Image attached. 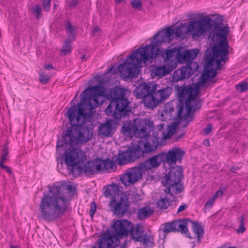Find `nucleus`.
I'll list each match as a JSON object with an SVG mask.
<instances>
[{"instance_id": "nucleus-24", "label": "nucleus", "mask_w": 248, "mask_h": 248, "mask_svg": "<svg viewBox=\"0 0 248 248\" xmlns=\"http://www.w3.org/2000/svg\"><path fill=\"white\" fill-rule=\"evenodd\" d=\"M171 30L173 31V40L174 38L184 39L187 35L189 31H188V26L186 24H182L175 27H171Z\"/></svg>"}, {"instance_id": "nucleus-26", "label": "nucleus", "mask_w": 248, "mask_h": 248, "mask_svg": "<svg viewBox=\"0 0 248 248\" xmlns=\"http://www.w3.org/2000/svg\"><path fill=\"white\" fill-rule=\"evenodd\" d=\"M65 30L67 34L66 41L72 42L76 38V33L74 27L72 25L70 21H67L65 25Z\"/></svg>"}, {"instance_id": "nucleus-19", "label": "nucleus", "mask_w": 248, "mask_h": 248, "mask_svg": "<svg viewBox=\"0 0 248 248\" xmlns=\"http://www.w3.org/2000/svg\"><path fill=\"white\" fill-rule=\"evenodd\" d=\"M199 65L196 62L187 63V66H184L178 69L173 74L172 81L178 82L185 78H188L195 72V70H198Z\"/></svg>"}, {"instance_id": "nucleus-53", "label": "nucleus", "mask_w": 248, "mask_h": 248, "mask_svg": "<svg viewBox=\"0 0 248 248\" xmlns=\"http://www.w3.org/2000/svg\"><path fill=\"white\" fill-rule=\"evenodd\" d=\"M238 168L236 167H232L230 169V171H232L233 173H235L236 171L237 170Z\"/></svg>"}, {"instance_id": "nucleus-20", "label": "nucleus", "mask_w": 248, "mask_h": 248, "mask_svg": "<svg viewBox=\"0 0 248 248\" xmlns=\"http://www.w3.org/2000/svg\"><path fill=\"white\" fill-rule=\"evenodd\" d=\"M174 51V58L177 59L180 63L188 62L192 61L197 56L199 51L198 49L182 50V49H171Z\"/></svg>"}, {"instance_id": "nucleus-46", "label": "nucleus", "mask_w": 248, "mask_h": 248, "mask_svg": "<svg viewBox=\"0 0 248 248\" xmlns=\"http://www.w3.org/2000/svg\"><path fill=\"white\" fill-rule=\"evenodd\" d=\"M101 32L100 28L98 26H96L93 31V34L94 35H97Z\"/></svg>"}, {"instance_id": "nucleus-25", "label": "nucleus", "mask_w": 248, "mask_h": 248, "mask_svg": "<svg viewBox=\"0 0 248 248\" xmlns=\"http://www.w3.org/2000/svg\"><path fill=\"white\" fill-rule=\"evenodd\" d=\"M120 188H122L117 184H113L108 186H106V189L104 191V196L108 197L111 196L112 199L117 194H122L123 191L120 190Z\"/></svg>"}, {"instance_id": "nucleus-27", "label": "nucleus", "mask_w": 248, "mask_h": 248, "mask_svg": "<svg viewBox=\"0 0 248 248\" xmlns=\"http://www.w3.org/2000/svg\"><path fill=\"white\" fill-rule=\"evenodd\" d=\"M154 213L153 208L150 207H144L140 208V220L148 218Z\"/></svg>"}, {"instance_id": "nucleus-18", "label": "nucleus", "mask_w": 248, "mask_h": 248, "mask_svg": "<svg viewBox=\"0 0 248 248\" xmlns=\"http://www.w3.org/2000/svg\"><path fill=\"white\" fill-rule=\"evenodd\" d=\"M185 152L180 148H173L167 152H162L159 153L161 160L164 164H175L177 161H180L185 155Z\"/></svg>"}, {"instance_id": "nucleus-9", "label": "nucleus", "mask_w": 248, "mask_h": 248, "mask_svg": "<svg viewBox=\"0 0 248 248\" xmlns=\"http://www.w3.org/2000/svg\"><path fill=\"white\" fill-rule=\"evenodd\" d=\"M140 47L127 57L124 61L119 65L118 68L111 67L108 68L106 74L112 72L116 73L118 71L121 78L132 79L136 78L140 73Z\"/></svg>"}, {"instance_id": "nucleus-13", "label": "nucleus", "mask_w": 248, "mask_h": 248, "mask_svg": "<svg viewBox=\"0 0 248 248\" xmlns=\"http://www.w3.org/2000/svg\"><path fill=\"white\" fill-rule=\"evenodd\" d=\"M183 176L182 167L176 166L170 169L169 172L162 178L161 182L164 186L168 184L172 186L173 190L175 191V194H179L183 190V186L180 183Z\"/></svg>"}, {"instance_id": "nucleus-32", "label": "nucleus", "mask_w": 248, "mask_h": 248, "mask_svg": "<svg viewBox=\"0 0 248 248\" xmlns=\"http://www.w3.org/2000/svg\"><path fill=\"white\" fill-rule=\"evenodd\" d=\"M138 189L136 191H132V193L129 194L131 202L134 204H138L140 201V194L137 192Z\"/></svg>"}, {"instance_id": "nucleus-55", "label": "nucleus", "mask_w": 248, "mask_h": 248, "mask_svg": "<svg viewBox=\"0 0 248 248\" xmlns=\"http://www.w3.org/2000/svg\"><path fill=\"white\" fill-rule=\"evenodd\" d=\"M136 94V98L137 99L140 98V92H137Z\"/></svg>"}, {"instance_id": "nucleus-58", "label": "nucleus", "mask_w": 248, "mask_h": 248, "mask_svg": "<svg viewBox=\"0 0 248 248\" xmlns=\"http://www.w3.org/2000/svg\"><path fill=\"white\" fill-rule=\"evenodd\" d=\"M139 88H140V84L137 85L136 90H139Z\"/></svg>"}, {"instance_id": "nucleus-41", "label": "nucleus", "mask_w": 248, "mask_h": 248, "mask_svg": "<svg viewBox=\"0 0 248 248\" xmlns=\"http://www.w3.org/2000/svg\"><path fill=\"white\" fill-rule=\"evenodd\" d=\"M169 186L164 190L165 192L170 194V195L173 196V193L175 194L174 190H173L172 186L170 184H168Z\"/></svg>"}, {"instance_id": "nucleus-7", "label": "nucleus", "mask_w": 248, "mask_h": 248, "mask_svg": "<svg viewBox=\"0 0 248 248\" xmlns=\"http://www.w3.org/2000/svg\"><path fill=\"white\" fill-rule=\"evenodd\" d=\"M155 82L140 83V98L141 102L148 108L154 109L167 99L172 92V88L167 87L156 91Z\"/></svg>"}, {"instance_id": "nucleus-47", "label": "nucleus", "mask_w": 248, "mask_h": 248, "mask_svg": "<svg viewBox=\"0 0 248 248\" xmlns=\"http://www.w3.org/2000/svg\"><path fill=\"white\" fill-rule=\"evenodd\" d=\"M2 169H4L5 171H6L9 174H12L13 172L11 169L7 166L2 165L0 166Z\"/></svg>"}, {"instance_id": "nucleus-50", "label": "nucleus", "mask_w": 248, "mask_h": 248, "mask_svg": "<svg viewBox=\"0 0 248 248\" xmlns=\"http://www.w3.org/2000/svg\"><path fill=\"white\" fill-rule=\"evenodd\" d=\"M44 68L47 70H49L50 69H53V67L52 66V65L51 64H45L44 65Z\"/></svg>"}, {"instance_id": "nucleus-51", "label": "nucleus", "mask_w": 248, "mask_h": 248, "mask_svg": "<svg viewBox=\"0 0 248 248\" xmlns=\"http://www.w3.org/2000/svg\"><path fill=\"white\" fill-rule=\"evenodd\" d=\"M203 144L205 146H208L210 145V141L208 140H205L203 141Z\"/></svg>"}, {"instance_id": "nucleus-33", "label": "nucleus", "mask_w": 248, "mask_h": 248, "mask_svg": "<svg viewBox=\"0 0 248 248\" xmlns=\"http://www.w3.org/2000/svg\"><path fill=\"white\" fill-rule=\"evenodd\" d=\"M65 7L68 10L72 9L79 4L78 0H66Z\"/></svg>"}, {"instance_id": "nucleus-56", "label": "nucleus", "mask_w": 248, "mask_h": 248, "mask_svg": "<svg viewBox=\"0 0 248 248\" xmlns=\"http://www.w3.org/2000/svg\"><path fill=\"white\" fill-rule=\"evenodd\" d=\"M10 248H19V247H18L17 246H14V245H11L10 246Z\"/></svg>"}, {"instance_id": "nucleus-23", "label": "nucleus", "mask_w": 248, "mask_h": 248, "mask_svg": "<svg viewBox=\"0 0 248 248\" xmlns=\"http://www.w3.org/2000/svg\"><path fill=\"white\" fill-rule=\"evenodd\" d=\"M159 153L140 163V170H148L159 167L162 160Z\"/></svg>"}, {"instance_id": "nucleus-15", "label": "nucleus", "mask_w": 248, "mask_h": 248, "mask_svg": "<svg viewBox=\"0 0 248 248\" xmlns=\"http://www.w3.org/2000/svg\"><path fill=\"white\" fill-rule=\"evenodd\" d=\"M116 168L115 162L109 158L102 159L96 158L88 161V168L85 170L88 173V176H91L102 170L110 172L114 171Z\"/></svg>"}, {"instance_id": "nucleus-11", "label": "nucleus", "mask_w": 248, "mask_h": 248, "mask_svg": "<svg viewBox=\"0 0 248 248\" xmlns=\"http://www.w3.org/2000/svg\"><path fill=\"white\" fill-rule=\"evenodd\" d=\"M188 223L192 224L193 232L196 234L198 241L203 238L204 230L201 224L198 222H193L188 218L183 219H177L171 222L166 223L159 232H163V235L165 238L167 235L170 232H179L182 233L186 234L188 232L187 225Z\"/></svg>"}, {"instance_id": "nucleus-60", "label": "nucleus", "mask_w": 248, "mask_h": 248, "mask_svg": "<svg viewBox=\"0 0 248 248\" xmlns=\"http://www.w3.org/2000/svg\"><path fill=\"white\" fill-rule=\"evenodd\" d=\"M140 179H141L142 177V174L141 173H140Z\"/></svg>"}, {"instance_id": "nucleus-12", "label": "nucleus", "mask_w": 248, "mask_h": 248, "mask_svg": "<svg viewBox=\"0 0 248 248\" xmlns=\"http://www.w3.org/2000/svg\"><path fill=\"white\" fill-rule=\"evenodd\" d=\"M156 58H162L165 65L153 66L151 70V74L153 76L158 77L165 76L175 68L177 64L174 58V51L172 50H169L165 53L159 54Z\"/></svg>"}, {"instance_id": "nucleus-29", "label": "nucleus", "mask_w": 248, "mask_h": 248, "mask_svg": "<svg viewBox=\"0 0 248 248\" xmlns=\"http://www.w3.org/2000/svg\"><path fill=\"white\" fill-rule=\"evenodd\" d=\"M9 155L8 147L7 144H5L2 150V154L0 159V166L4 165V162L7 159Z\"/></svg>"}, {"instance_id": "nucleus-22", "label": "nucleus", "mask_w": 248, "mask_h": 248, "mask_svg": "<svg viewBox=\"0 0 248 248\" xmlns=\"http://www.w3.org/2000/svg\"><path fill=\"white\" fill-rule=\"evenodd\" d=\"M122 134L127 138L132 139L134 136L140 138V129L135 123L131 121L124 124L121 128Z\"/></svg>"}, {"instance_id": "nucleus-4", "label": "nucleus", "mask_w": 248, "mask_h": 248, "mask_svg": "<svg viewBox=\"0 0 248 248\" xmlns=\"http://www.w3.org/2000/svg\"><path fill=\"white\" fill-rule=\"evenodd\" d=\"M126 90L125 88H115L107 94L106 99L110 102L105 111L107 115L112 117L99 127L100 135L105 137H112V130L120 124L121 119L130 115L132 107L129 106L130 102L125 97Z\"/></svg>"}, {"instance_id": "nucleus-57", "label": "nucleus", "mask_w": 248, "mask_h": 248, "mask_svg": "<svg viewBox=\"0 0 248 248\" xmlns=\"http://www.w3.org/2000/svg\"><path fill=\"white\" fill-rule=\"evenodd\" d=\"M137 217L140 219V209L137 212Z\"/></svg>"}, {"instance_id": "nucleus-16", "label": "nucleus", "mask_w": 248, "mask_h": 248, "mask_svg": "<svg viewBox=\"0 0 248 248\" xmlns=\"http://www.w3.org/2000/svg\"><path fill=\"white\" fill-rule=\"evenodd\" d=\"M213 26L212 19L204 17L198 20L190 21L188 25V31L194 39L201 37Z\"/></svg>"}, {"instance_id": "nucleus-31", "label": "nucleus", "mask_w": 248, "mask_h": 248, "mask_svg": "<svg viewBox=\"0 0 248 248\" xmlns=\"http://www.w3.org/2000/svg\"><path fill=\"white\" fill-rule=\"evenodd\" d=\"M32 11L33 14L37 19H39L42 17V10L40 5H36L32 8Z\"/></svg>"}, {"instance_id": "nucleus-1", "label": "nucleus", "mask_w": 248, "mask_h": 248, "mask_svg": "<svg viewBox=\"0 0 248 248\" xmlns=\"http://www.w3.org/2000/svg\"><path fill=\"white\" fill-rule=\"evenodd\" d=\"M229 31L227 27L221 26L219 23H215L214 28L210 33L214 46L206 49L203 72L194 87L191 85L175 86L180 102L176 106L172 101L167 103L160 115L159 118L161 121L179 120L173 124L174 128L178 125L185 128L193 121L194 113L202 105L200 100L197 98L201 87L205 86L216 76L217 69H220L221 62L224 63L228 58L229 45L227 36Z\"/></svg>"}, {"instance_id": "nucleus-54", "label": "nucleus", "mask_w": 248, "mask_h": 248, "mask_svg": "<svg viewBox=\"0 0 248 248\" xmlns=\"http://www.w3.org/2000/svg\"><path fill=\"white\" fill-rule=\"evenodd\" d=\"M80 59L81 60V61L82 62H84V61H86V55H83L81 58H80Z\"/></svg>"}, {"instance_id": "nucleus-49", "label": "nucleus", "mask_w": 248, "mask_h": 248, "mask_svg": "<svg viewBox=\"0 0 248 248\" xmlns=\"http://www.w3.org/2000/svg\"><path fill=\"white\" fill-rule=\"evenodd\" d=\"M222 194H223V192L221 190H218L216 192V193L214 196V198L215 199H216L218 196H222Z\"/></svg>"}, {"instance_id": "nucleus-59", "label": "nucleus", "mask_w": 248, "mask_h": 248, "mask_svg": "<svg viewBox=\"0 0 248 248\" xmlns=\"http://www.w3.org/2000/svg\"><path fill=\"white\" fill-rule=\"evenodd\" d=\"M56 7H57V5H56V4H55L53 5V8H54V9H55Z\"/></svg>"}, {"instance_id": "nucleus-3", "label": "nucleus", "mask_w": 248, "mask_h": 248, "mask_svg": "<svg viewBox=\"0 0 248 248\" xmlns=\"http://www.w3.org/2000/svg\"><path fill=\"white\" fill-rule=\"evenodd\" d=\"M47 187L51 195L44 192L38 209V217L51 222L62 217L68 209V202L63 196L64 191L72 192L75 187L65 183L54 184Z\"/></svg>"}, {"instance_id": "nucleus-52", "label": "nucleus", "mask_w": 248, "mask_h": 248, "mask_svg": "<svg viewBox=\"0 0 248 248\" xmlns=\"http://www.w3.org/2000/svg\"><path fill=\"white\" fill-rule=\"evenodd\" d=\"M115 2L116 4H120L121 2H125V0H115Z\"/></svg>"}, {"instance_id": "nucleus-36", "label": "nucleus", "mask_w": 248, "mask_h": 248, "mask_svg": "<svg viewBox=\"0 0 248 248\" xmlns=\"http://www.w3.org/2000/svg\"><path fill=\"white\" fill-rule=\"evenodd\" d=\"M236 88L237 91L240 92H244L248 90V84L245 82H241L236 85Z\"/></svg>"}, {"instance_id": "nucleus-21", "label": "nucleus", "mask_w": 248, "mask_h": 248, "mask_svg": "<svg viewBox=\"0 0 248 248\" xmlns=\"http://www.w3.org/2000/svg\"><path fill=\"white\" fill-rule=\"evenodd\" d=\"M140 179V165L129 170H125L120 177V180L124 186H129Z\"/></svg>"}, {"instance_id": "nucleus-37", "label": "nucleus", "mask_w": 248, "mask_h": 248, "mask_svg": "<svg viewBox=\"0 0 248 248\" xmlns=\"http://www.w3.org/2000/svg\"><path fill=\"white\" fill-rule=\"evenodd\" d=\"M49 79V77L45 75L44 73H41L39 74V81L41 83L46 84Z\"/></svg>"}, {"instance_id": "nucleus-30", "label": "nucleus", "mask_w": 248, "mask_h": 248, "mask_svg": "<svg viewBox=\"0 0 248 248\" xmlns=\"http://www.w3.org/2000/svg\"><path fill=\"white\" fill-rule=\"evenodd\" d=\"M72 51L71 42L65 41L62 46L61 52L64 55L70 54Z\"/></svg>"}, {"instance_id": "nucleus-28", "label": "nucleus", "mask_w": 248, "mask_h": 248, "mask_svg": "<svg viewBox=\"0 0 248 248\" xmlns=\"http://www.w3.org/2000/svg\"><path fill=\"white\" fill-rule=\"evenodd\" d=\"M170 200L167 197H161L156 202L157 207L161 209H166L170 206Z\"/></svg>"}, {"instance_id": "nucleus-39", "label": "nucleus", "mask_w": 248, "mask_h": 248, "mask_svg": "<svg viewBox=\"0 0 248 248\" xmlns=\"http://www.w3.org/2000/svg\"><path fill=\"white\" fill-rule=\"evenodd\" d=\"M42 4L44 9L48 12L50 9L51 0H42Z\"/></svg>"}, {"instance_id": "nucleus-17", "label": "nucleus", "mask_w": 248, "mask_h": 248, "mask_svg": "<svg viewBox=\"0 0 248 248\" xmlns=\"http://www.w3.org/2000/svg\"><path fill=\"white\" fill-rule=\"evenodd\" d=\"M109 205L114 215L117 216L124 215L129 206L128 198L123 192L122 194L115 195L111 199Z\"/></svg>"}, {"instance_id": "nucleus-35", "label": "nucleus", "mask_w": 248, "mask_h": 248, "mask_svg": "<svg viewBox=\"0 0 248 248\" xmlns=\"http://www.w3.org/2000/svg\"><path fill=\"white\" fill-rule=\"evenodd\" d=\"M164 126V124H158L157 125H156V126L154 129H153V130H153V133L152 134L151 136H153L155 135V132L156 134L157 133H158V137L160 138L159 137V135L160 134H164V132L162 131V130L163 129V127Z\"/></svg>"}, {"instance_id": "nucleus-62", "label": "nucleus", "mask_w": 248, "mask_h": 248, "mask_svg": "<svg viewBox=\"0 0 248 248\" xmlns=\"http://www.w3.org/2000/svg\"><path fill=\"white\" fill-rule=\"evenodd\" d=\"M139 81V80H137V84H138V82Z\"/></svg>"}, {"instance_id": "nucleus-61", "label": "nucleus", "mask_w": 248, "mask_h": 248, "mask_svg": "<svg viewBox=\"0 0 248 248\" xmlns=\"http://www.w3.org/2000/svg\"><path fill=\"white\" fill-rule=\"evenodd\" d=\"M228 248H236L235 247H229Z\"/></svg>"}, {"instance_id": "nucleus-43", "label": "nucleus", "mask_w": 248, "mask_h": 248, "mask_svg": "<svg viewBox=\"0 0 248 248\" xmlns=\"http://www.w3.org/2000/svg\"><path fill=\"white\" fill-rule=\"evenodd\" d=\"M215 199L213 197L209 200L205 204V207L207 208H211L215 202Z\"/></svg>"}, {"instance_id": "nucleus-10", "label": "nucleus", "mask_w": 248, "mask_h": 248, "mask_svg": "<svg viewBox=\"0 0 248 248\" xmlns=\"http://www.w3.org/2000/svg\"><path fill=\"white\" fill-rule=\"evenodd\" d=\"M64 156L65 164L75 177L80 176L82 174L88 176V173L85 170L88 168V161L83 165H81L85 160L86 156L80 149L74 148L68 153L66 151Z\"/></svg>"}, {"instance_id": "nucleus-40", "label": "nucleus", "mask_w": 248, "mask_h": 248, "mask_svg": "<svg viewBox=\"0 0 248 248\" xmlns=\"http://www.w3.org/2000/svg\"><path fill=\"white\" fill-rule=\"evenodd\" d=\"M131 4L134 9H140V0H132L131 1Z\"/></svg>"}, {"instance_id": "nucleus-48", "label": "nucleus", "mask_w": 248, "mask_h": 248, "mask_svg": "<svg viewBox=\"0 0 248 248\" xmlns=\"http://www.w3.org/2000/svg\"><path fill=\"white\" fill-rule=\"evenodd\" d=\"M107 80L105 78H100L98 79V82L99 83V85H102L104 86V84L106 83Z\"/></svg>"}, {"instance_id": "nucleus-8", "label": "nucleus", "mask_w": 248, "mask_h": 248, "mask_svg": "<svg viewBox=\"0 0 248 248\" xmlns=\"http://www.w3.org/2000/svg\"><path fill=\"white\" fill-rule=\"evenodd\" d=\"M154 127V122L148 119L140 120V155L146 156L155 151L159 144L158 133L151 136L150 133Z\"/></svg>"}, {"instance_id": "nucleus-5", "label": "nucleus", "mask_w": 248, "mask_h": 248, "mask_svg": "<svg viewBox=\"0 0 248 248\" xmlns=\"http://www.w3.org/2000/svg\"><path fill=\"white\" fill-rule=\"evenodd\" d=\"M111 227L115 234H111L108 231L107 233L102 235L98 240V248H115L117 245L114 246L113 238H122L129 233L136 241H140V224H137L135 228L134 225L127 220H116ZM92 248L96 247L93 246Z\"/></svg>"}, {"instance_id": "nucleus-2", "label": "nucleus", "mask_w": 248, "mask_h": 248, "mask_svg": "<svg viewBox=\"0 0 248 248\" xmlns=\"http://www.w3.org/2000/svg\"><path fill=\"white\" fill-rule=\"evenodd\" d=\"M115 88H124L118 87L110 88L108 93H106V88L102 85L90 86L84 90L80 94V101L77 104L73 103L77 97V93L74 99L71 101V106L65 115L69 120L71 126L68 127L65 133H62V139H58L57 142V150L64 147L65 149L72 148L75 145L83 144L89 141L93 134V128L88 122L91 123L89 118L91 117L92 109L95 108L91 102V94L99 96H105Z\"/></svg>"}, {"instance_id": "nucleus-42", "label": "nucleus", "mask_w": 248, "mask_h": 248, "mask_svg": "<svg viewBox=\"0 0 248 248\" xmlns=\"http://www.w3.org/2000/svg\"><path fill=\"white\" fill-rule=\"evenodd\" d=\"M90 95H91V100L93 99V101L95 103V105L93 104V106H94L95 108L96 107L98 106L100 104V103H99V102L98 100V97H99V96L94 95V94H90Z\"/></svg>"}, {"instance_id": "nucleus-34", "label": "nucleus", "mask_w": 248, "mask_h": 248, "mask_svg": "<svg viewBox=\"0 0 248 248\" xmlns=\"http://www.w3.org/2000/svg\"><path fill=\"white\" fill-rule=\"evenodd\" d=\"M239 222V227L237 229L236 232L238 233H243L245 231V228L244 225V216L243 215H241V217L238 218Z\"/></svg>"}, {"instance_id": "nucleus-45", "label": "nucleus", "mask_w": 248, "mask_h": 248, "mask_svg": "<svg viewBox=\"0 0 248 248\" xmlns=\"http://www.w3.org/2000/svg\"><path fill=\"white\" fill-rule=\"evenodd\" d=\"M187 208V205L186 203L183 204L182 205H180L179 208H178L177 213H179L184 210H185Z\"/></svg>"}, {"instance_id": "nucleus-14", "label": "nucleus", "mask_w": 248, "mask_h": 248, "mask_svg": "<svg viewBox=\"0 0 248 248\" xmlns=\"http://www.w3.org/2000/svg\"><path fill=\"white\" fill-rule=\"evenodd\" d=\"M136 142L137 144L131 142L124 151H119L116 159L119 165H126L140 158V140Z\"/></svg>"}, {"instance_id": "nucleus-44", "label": "nucleus", "mask_w": 248, "mask_h": 248, "mask_svg": "<svg viewBox=\"0 0 248 248\" xmlns=\"http://www.w3.org/2000/svg\"><path fill=\"white\" fill-rule=\"evenodd\" d=\"M212 129V126L211 124H208L207 127L203 129V133L205 135L208 134Z\"/></svg>"}, {"instance_id": "nucleus-38", "label": "nucleus", "mask_w": 248, "mask_h": 248, "mask_svg": "<svg viewBox=\"0 0 248 248\" xmlns=\"http://www.w3.org/2000/svg\"><path fill=\"white\" fill-rule=\"evenodd\" d=\"M96 207L97 206L95 202H92L90 204V209L89 211L90 216L92 218L93 217L94 215L96 210Z\"/></svg>"}, {"instance_id": "nucleus-6", "label": "nucleus", "mask_w": 248, "mask_h": 248, "mask_svg": "<svg viewBox=\"0 0 248 248\" xmlns=\"http://www.w3.org/2000/svg\"><path fill=\"white\" fill-rule=\"evenodd\" d=\"M173 40V31L171 27H168L155 34L149 44L140 46V63H152L155 61L159 54L165 53L168 50L160 49L158 45Z\"/></svg>"}]
</instances>
